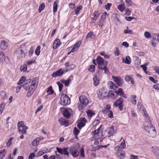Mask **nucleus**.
<instances>
[{"mask_svg":"<svg viewBox=\"0 0 159 159\" xmlns=\"http://www.w3.org/2000/svg\"><path fill=\"white\" fill-rule=\"evenodd\" d=\"M39 83V79L38 78H34L32 81L31 84L29 86L26 93L27 97H30L33 94L37 87Z\"/></svg>","mask_w":159,"mask_h":159,"instance_id":"obj_1","label":"nucleus"},{"mask_svg":"<svg viewBox=\"0 0 159 159\" xmlns=\"http://www.w3.org/2000/svg\"><path fill=\"white\" fill-rule=\"evenodd\" d=\"M144 129L149 134L150 136L154 137L156 136V132L155 128L152 125L149 120L147 121L145 123Z\"/></svg>","mask_w":159,"mask_h":159,"instance_id":"obj_2","label":"nucleus"},{"mask_svg":"<svg viewBox=\"0 0 159 159\" xmlns=\"http://www.w3.org/2000/svg\"><path fill=\"white\" fill-rule=\"evenodd\" d=\"M96 60L98 65L99 68L104 70L105 72H106V71L107 70L106 66L107 64V62L104 61L103 58L99 56L97 57Z\"/></svg>","mask_w":159,"mask_h":159,"instance_id":"obj_3","label":"nucleus"},{"mask_svg":"<svg viewBox=\"0 0 159 159\" xmlns=\"http://www.w3.org/2000/svg\"><path fill=\"white\" fill-rule=\"evenodd\" d=\"M60 103L61 105L65 106L70 104V99L67 95L62 94L61 97Z\"/></svg>","mask_w":159,"mask_h":159,"instance_id":"obj_4","label":"nucleus"},{"mask_svg":"<svg viewBox=\"0 0 159 159\" xmlns=\"http://www.w3.org/2000/svg\"><path fill=\"white\" fill-rule=\"evenodd\" d=\"M14 54L16 57L19 59L24 57L25 56L23 49L21 47H19L17 49Z\"/></svg>","mask_w":159,"mask_h":159,"instance_id":"obj_5","label":"nucleus"},{"mask_svg":"<svg viewBox=\"0 0 159 159\" xmlns=\"http://www.w3.org/2000/svg\"><path fill=\"white\" fill-rule=\"evenodd\" d=\"M57 151L61 155L68 156L69 152L68 151V148L67 147H64L63 148H59L57 147Z\"/></svg>","mask_w":159,"mask_h":159,"instance_id":"obj_6","label":"nucleus"},{"mask_svg":"<svg viewBox=\"0 0 159 159\" xmlns=\"http://www.w3.org/2000/svg\"><path fill=\"white\" fill-rule=\"evenodd\" d=\"M108 93L104 88L99 89L98 93V97L100 99H103L105 97H107Z\"/></svg>","mask_w":159,"mask_h":159,"instance_id":"obj_7","label":"nucleus"},{"mask_svg":"<svg viewBox=\"0 0 159 159\" xmlns=\"http://www.w3.org/2000/svg\"><path fill=\"white\" fill-rule=\"evenodd\" d=\"M137 108L139 111L145 116L148 118L147 113L145 111V109L140 102H138L137 104Z\"/></svg>","mask_w":159,"mask_h":159,"instance_id":"obj_8","label":"nucleus"},{"mask_svg":"<svg viewBox=\"0 0 159 159\" xmlns=\"http://www.w3.org/2000/svg\"><path fill=\"white\" fill-rule=\"evenodd\" d=\"M124 101L123 99L120 98L117 99L114 103V105L115 107L119 106V109L120 111H122L123 109V104L122 103Z\"/></svg>","mask_w":159,"mask_h":159,"instance_id":"obj_9","label":"nucleus"},{"mask_svg":"<svg viewBox=\"0 0 159 159\" xmlns=\"http://www.w3.org/2000/svg\"><path fill=\"white\" fill-rule=\"evenodd\" d=\"M79 101L81 104L84 106L87 105L89 103V101L87 97L84 95H81L79 97Z\"/></svg>","mask_w":159,"mask_h":159,"instance_id":"obj_10","label":"nucleus"},{"mask_svg":"<svg viewBox=\"0 0 159 159\" xmlns=\"http://www.w3.org/2000/svg\"><path fill=\"white\" fill-rule=\"evenodd\" d=\"M113 81L119 86H122L123 83V80L120 77L112 76Z\"/></svg>","mask_w":159,"mask_h":159,"instance_id":"obj_11","label":"nucleus"},{"mask_svg":"<svg viewBox=\"0 0 159 159\" xmlns=\"http://www.w3.org/2000/svg\"><path fill=\"white\" fill-rule=\"evenodd\" d=\"M67 70L65 71L63 69H60L56 72H54L52 75L53 77L56 76H60L62 75L64 72L67 71Z\"/></svg>","mask_w":159,"mask_h":159,"instance_id":"obj_12","label":"nucleus"},{"mask_svg":"<svg viewBox=\"0 0 159 159\" xmlns=\"http://www.w3.org/2000/svg\"><path fill=\"white\" fill-rule=\"evenodd\" d=\"M69 151L73 157H76L78 156L79 155V152L76 149H75V148L74 147H70L69 149Z\"/></svg>","mask_w":159,"mask_h":159,"instance_id":"obj_13","label":"nucleus"},{"mask_svg":"<svg viewBox=\"0 0 159 159\" xmlns=\"http://www.w3.org/2000/svg\"><path fill=\"white\" fill-rule=\"evenodd\" d=\"M71 112L72 111L70 109L66 108L63 111V115L66 118H68L70 117Z\"/></svg>","mask_w":159,"mask_h":159,"instance_id":"obj_14","label":"nucleus"},{"mask_svg":"<svg viewBox=\"0 0 159 159\" xmlns=\"http://www.w3.org/2000/svg\"><path fill=\"white\" fill-rule=\"evenodd\" d=\"M58 122L61 125L65 126H67L69 125V121L62 118H60L59 119Z\"/></svg>","mask_w":159,"mask_h":159,"instance_id":"obj_15","label":"nucleus"},{"mask_svg":"<svg viewBox=\"0 0 159 159\" xmlns=\"http://www.w3.org/2000/svg\"><path fill=\"white\" fill-rule=\"evenodd\" d=\"M106 133L108 136L110 137L114 133L113 127L111 126L107 128L106 130Z\"/></svg>","mask_w":159,"mask_h":159,"instance_id":"obj_16","label":"nucleus"},{"mask_svg":"<svg viewBox=\"0 0 159 159\" xmlns=\"http://www.w3.org/2000/svg\"><path fill=\"white\" fill-rule=\"evenodd\" d=\"M61 43L59 39H56L53 43L52 46L53 48L54 49H56L61 45Z\"/></svg>","mask_w":159,"mask_h":159,"instance_id":"obj_17","label":"nucleus"},{"mask_svg":"<svg viewBox=\"0 0 159 159\" xmlns=\"http://www.w3.org/2000/svg\"><path fill=\"white\" fill-rule=\"evenodd\" d=\"M8 43L4 40H2L0 44V48L2 50H4L8 47Z\"/></svg>","mask_w":159,"mask_h":159,"instance_id":"obj_18","label":"nucleus"},{"mask_svg":"<svg viewBox=\"0 0 159 159\" xmlns=\"http://www.w3.org/2000/svg\"><path fill=\"white\" fill-rule=\"evenodd\" d=\"M111 108L110 104H107L102 110V113L104 114H106L110 110Z\"/></svg>","mask_w":159,"mask_h":159,"instance_id":"obj_19","label":"nucleus"},{"mask_svg":"<svg viewBox=\"0 0 159 159\" xmlns=\"http://www.w3.org/2000/svg\"><path fill=\"white\" fill-rule=\"evenodd\" d=\"M117 157L120 159H123L125 157V153L123 151L117 152Z\"/></svg>","mask_w":159,"mask_h":159,"instance_id":"obj_20","label":"nucleus"},{"mask_svg":"<svg viewBox=\"0 0 159 159\" xmlns=\"http://www.w3.org/2000/svg\"><path fill=\"white\" fill-rule=\"evenodd\" d=\"M28 129V127L25 126H23L22 127L20 128L21 130L20 131L19 129H18V132L22 134H25L26 133V130Z\"/></svg>","mask_w":159,"mask_h":159,"instance_id":"obj_21","label":"nucleus"},{"mask_svg":"<svg viewBox=\"0 0 159 159\" xmlns=\"http://www.w3.org/2000/svg\"><path fill=\"white\" fill-rule=\"evenodd\" d=\"M99 13L98 11H95L94 13H93V15L94 16V17L92 20V22L93 23H94L97 19L98 18L99 16Z\"/></svg>","mask_w":159,"mask_h":159,"instance_id":"obj_22","label":"nucleus"},{"mask_svg":"<svg viewBox=\"0 0 159 159\" xmlns=\"http://www.w3.org/2000/svg\"><path fill=\"white\" fill-rule=\"evenodd\" d=\"M108 87L111 89H116L117 87L116 85L112 82L109 81L107 83Z\"/></svg>","mask_w":159,"mask_h":159,"instance_id":"obj_23","label":"nucleus"},{"mask_svg":"<svg viewBox=\"0 0 159 159\" xmlns=\"http://www.w3.org/2000/svg\"><path fill=\"white\" fill-rule=\"evenodd\" d=\"M122 62L126 64H130L131 63V59L130 57L127 56L125 58H122Z\"/></svg>","mask_w":159,"mask_h":159,"instance_id":"obj_24","label":"nucleus"},{"mask_svg":"<svg viewBox=\"0 0 159 159\" xmlns=\"http://www.w3.org/2000/svg\"><path fill=\"white\" fill-rule=\"evenodd\" d=\"M71 81V80L70 79H68L66 80H65L63 79H62L61 80V83L64 84L65 86L66 87H68L69 86Z\"/></svg>","mask_w":159,"mask_h":159,"instance_id":"obj_25","label":"nucleus"},{"mask_svg":"<svg viewBox=\"0 0 159 159\" xmlns=\"http://www.w3.org/2000/svg\"><path fill=\"white\" fill-rule=\"evenodd\" d=\"M93 80L94 85L96 86H97L99 83L100 80L97 75L94 77Z\"/></svg>","mask_w":159,"mask_h":159,"instance_id":"obj_26","label":"nucleus"},{"mask_svg":"<svg viewBox=\"0 0 159 159\" xmlns=\"http://www.w3.org/2000/svg\"><path fill=\"white\" fill-rule=\"evenodd\" d=\"M117 8L120 12H122L125 8V5L123 3L118 5L117 6Z\"/></svg>","mask_w":159,"mask_h":159,"instance_id":"obj_27","label":"nucleus"},{"mask_svg":"<svg viewBox=\"0 0 159 159\" xmlns=\"http://www.w3.org/2000/svg\"><path fill=\"white\" fill-rule=\"evenodd\" d=\"M54 92V91L51 86L49 87L47 89V93L48 95H50Z\"/></svg>","mask_w":159,"mask_h":159,"instance_id":"obj_28","label":"nucleus"},{"mask_svg":"<svg viewBox=\"0 0 159 159\" xmlns=\"http://www.w3.org/2000/svg\"><path fill=\"white\" fill-rule=\"evenodd\" d=\"M95 38V35L94 34L93 32H90L88 33L86 36V38H90L92 39H94Z\"/></svg>","mask_w":159,"mask_h":159,"instance_id":"obj_29","label":"nucleus"},{"mask_svg":"<svg viewBox=\"0 0 159 159\" xmlns=\"http://www.w3.org/2000/svg\"><path fill=\"white\" fill-rule=\"evenodd\" d=\"M58 2H54L53 6V12L54 13L57 12V8L58 7Z\"/></svg>","mask_w":159,"mask_h":159,"instance_id":"obj_30","label":"nucleus"},{"mask_svg":"<svg viewBox=\"0 0 159 159\" xmlns=\"http://www.w3.org/2000/svg\"><path fill=\"white\" fill-rule=\"evenodd\" d=\"M5 106V104L4 102H2L0 104V114L2 113Z\"/></svg>","mask_w":159,"mask_h":159,"instance_id":"obj_31","label":"nucleus"},{"mask_svg":"<svg viewBox=\"0 0 159 159\" xmlns=\"http://www.w3.org/2000/svg\"><path fill=\"white\" fill-rule=\"evenodd\" d=\"M45 7V4L43 3H42L39 5L38 11L40 13L41 11L44 9Z\"/></svg>","mask_w":159,"mask_h":159,"instance_id":"obj_32","label":"nucleus"},{"mask_svg":"<svg viewBox=\"0 0 159 159\" xmlns=\"http://www.w3.org/2000/svg\"><path fill=\"white\" fill-rule=\"evenodd\" d=\"M131 98L132 99H131V102L133 104H136V100L135 99V98H136V95H133L131 96Z\"/></svg>","mask_w":159,"mask_h":159,"instance_id":"obj_33","label":"nucleus"},{"mask_svg":"<svg viewBox=\"0 0 159 159\" xmlns=\"http://www.w3.org/2000/svg\"><path fill=\"white\" fill-rule=\"evenodd\" d=\"M24 123L23 121H19L18 122L17 124V126H18V129H19L20 131L21 130L20 129V128L22 127L23 126H25V125H24Z\"/></svg>","mask_w":159,"mask_h":159,"instance_id":"obj_34","label":"nucleus"},{"mask_svg":"<svg viewBox=\"0 0 159 159\" xmlns=\"http://www.w3.org/2000/svg\"><path fill=\"white\" fill-rule=\"evenodd\" d=\"M5 149H3L0 151V158H3L5 156Z\"/></svg>","mask_w":159,"mask_h":159,"instance_id":"obj_35","label":"nucleus"},{"mask_svg":"<svg viewBox=\"0 0 159 159\" xmlns=\"http://www.w3.org/2000/svg\"><path fill=\"white\" fill-rule=\"evenodd\" d=\"M115 93L118 95L122 96L124 93L122 91V89L121 88L119 89L117 91H115Z\"/></svg>","mask_w":159,"mask_h":159,"instance_id":"obj_36","label":"nucleus"},{"mask_svg":"<svg viewBox=\"0 0 159 159\" xmlns=\"http://www.w3.org/2000/svg\"><path fill=\"white\" fill-rule=\"evenodd\" d=\"M82 9V6H80L77 7L76 9L75 10V14L76 15H77L79 14V11Z\"/></svg>","mask_w":159,"mask_h":159,"instance_id":"obj_37","label":"nucleus"},{"mask_svg":"<svg viewBox=\"0 0 159 159\" xmlns=\"http://www.w3.org/2000/svg\"><path fill=\"white\" fill-rule=\"evenodd\" d=\"M40 46H37L35 50V54L37 56H38L40 54Z\"/></svg>","mask_w":159,"mask_h":159,"instance_id":"obj_38","label":"nucleus"},{"mask_svg":"<svg viewBox=\"0 0 159 159\" xmlns=\"http://www.w3.org/2000/svg\"><path fill=\"white\" fill-rule=\"evenodd\" d=\"M27 66L26 65L24 64L20 67V70L21 71L25 72L27 70Z\"/></svg>","mask_w":159,"mask_h":159,"instance_id":"obj_39","label":"nucleus"},{"mask_svg":"<svg viewBox=\"0 0 159 159\" xmlns=\"http://www.w3.org/2000/svg\"><path fill=\"white\" fill-rule=\"evenodd\" d=\"M13 139V138L11 137L8 140V141L7 143V146L9 147L10 146L12 143V140Z\"/></svg>","mask_w":159,"mask_h":159,"instance_id":"obj_40","label":"nucleus"},{"mask_svg":"<svg viewBox=\"0 0 159 159\" xmlns=\"http://www.w3.org/2000/svg\"><path fill=\"white\" fill-rule=\"evenodd\" d=\"M39 143V142L38 139H37V138H36L35 139L32 141L31 143V144L33 146H35L38 144Z\"/></svg>","mask_w":159,"mask_h":159,"instance_id":"obj_41","label":"nucleus"},{"mask_svg":"<svg viewBox=\"0 0 159 159\" xmlns=\"http://www.w3.org/2000/svg\"><path fill=\"white\" fill-rule=\"evenodd\" d=\"M95 66L94 65H91L89 69V70L91 72H93L95 71Z\"/></svg>","mask_w":159,"mask_h":159,"instance_id":"obj_42","label":"nucleus"},{"mask_svg":"<svg viewBox=\"0 0 159 159\" xmlns=\"http://www.w3.org/2000/svg\"><path fill=\"white\" fill-rule=\"evenodd\" d=\"M152 68L155 70L156 73L159 75V67L157 66H153Z\"/></svg>","mask_w":159,"mask_h":159,"instance_id":"obj_43","label":"nucleus"},{"mask_svg":"<svg viewBox=\"0 0 159 159\" xmlns=\"http://www.w3.org/2000/svg\"><path fill=\"white\" fill-rule=\"evenodd\" d=\"M108 117L110 118H112L113 117V113L112 111L110 110L107 113Z\"/></svg>","mask_w":159,"mask_h":159,"instance_id":"obj_44","label":"nucleus"},{"mask_svg":"<svg viewBox=\"0 0 159 159\" xmlns=\"http://www.w3.org/2000/svg\"><path fill=\"white\" fill-rule=\"evenodd\" d=\"M107 97L112 98H115L114 94L111 91H109L107 94Z\"/></svg>","mask_w":159,"mask_h":159,"instance_id":"obj_45","label":"nucleus"},{"mask_svg":"<svg viewBox=\"0 0 159 159\" xmlns=\"http://www.w3.org/2000/svg\"><path fill=\"white\" fill-rule=\"evenodd\" d=\"M144 35L145 37L147 39L150 38L151 36L150 34L147 31H146L144 32Z\"/></svg>","mask_w":159,"mask_h":159,"instance_id":"obj_46","label":"nucleus"},{"mask_svg":"<svg viewBox=\"0 0 159 159\" xmlns=\"http://www.w3.org/2000/svg\"><path fill=\"white\" fill-rule=\"evenodd\" d=\"M88 115L89 116L91 117L93 115H94V112L91 110H89L87 112Z\"/></svg>","mask_w":159,"mask_h":159,"instance_id":"obj_47","label":"nucleus"},{"mask_svg":"<svg viewBox=\"0 0 159 159\" xmlns=\"http://www.w3.org/2000/svg\"><path fill=\"white\" fill-rule=\"evenodd\" d=\"M80 156L82 157H85V155L84 154V150L83 148H82L80 151Z\"/></svg>","mask_w":159,"mask_h":159,"instance_id":"obj_48","label":"nucleus"},{"mask_svg":"<svg viewBox=\"0 0 159 159\" xmlns=\"http://www.w3.org/2000/svg\"><path fill=\"white\" fill-rule=\"evenodd\" d=\"M85 125V123L83 122L80 121L79 123L77 126L80 129H81V128L84 126Z\"/></svg>","mask_w":159,"mask_h":159,"instance_id":"obj_49","label":"nucleus"},{"mask_svg":"<svg viewBox=\"0 0 159 159\" xmlns=\"http://www.w3.org/2000/svg\"><path fill=\"white\" fill-rule=\"evenodd\" d=\"M104 21L103 20L100 19L98 21V25L99 26L102 27L104 25Z\"/></svg>","mask_w":159,"mask_h":159,"instance_id":"obj_50","label":"nucleus"},{"mask_svg":"<svg viewBox=\"0 0 159 159\" xmlns=\"http://www.w3.org/2000/svg\"><path fill=\"white\" fill-rule=\"evenodd\" d=\"M34 52V49L33 47H31L29 51V56L30 57Z\"/></svg>","mask_w":159,"mask_h":159,"instance_id":"obj_51","label":"nucleus"},{"mask_svg":"<svg viewBox=\"0 0 159 159\" xmlns=\"http://www.w3.org/2000/svg\"><path fill=\"white\" fill-rule=\"evenodd\" d=\"M119 146L120 147L121 149H123L125 148V140H123Z\"/></svg>","mask_w":159,"mask_h":159,"instance_id":"obj_52","label":"nucleus"},{"mask_svg":"<svg viewBox=\"0 0 159 159\" xmlns=\"http://www.w3.org/2000/svg\"><path fill=\"white\" fill-rule=\"evenodd\" d=\"M57 84L58 86L59 91H61L63 87V84L59 82H57Z\"/></svg>","mask_w":159,"mask_h":159,"instance_id":"obj_53","label":"nucleus"},{"mask_svg":"<svg viewBox=\"0 0 159 159\" xmlns=\"http://www.w3.org/2000/svg\"><path fill=\"white\" fill-rule=\"evenodd\" d=\"M100 129V127L98 128L97 129L94 130L93 132L92 133V134L93 135H96V134H98L99 131Z\"/></svg>","mask_w":159,"mask_h":159,"instance_id":"obj_54","label":"nucleus"},{"mask_svg":"<svg viewBox=\"0 0 159 159\" xmlns=\"http://www.w3.org/2000/svg\"><path fill=\"white\" fill-rule=\"evenodd\" d=\"M73 131L74 134L76 136H77L78 135L79 132L76 127L74 128Z\"/></svg>","mask_w":159,"mask_h":159,"instance_id":"obj_55","label":"nucleus"},{"mask_svg":"<svg viewBox=\"0 0 159 159\" xmlns=\"http://www.w3.org/2000/svg\"><path fill=\"white\" fill-rule=\"evenodd\" d=\"M35 153H32L29 155L28 159H33L35 157Z\"/></svg>","mask_w":159,"mask_h":159,"instance_id":"obj_56","label":"nucleus"},{"mask_svg":"<svg viewBox=\"0 0 159 159\" xmlns=\"http://www.w3.org/2000/svg\"><path fill=\"white\" fill-rule=\"evenodd\" d=\"M115 55L116 56H119L120 54L119 49L118 48H116V51L115 52Z\"/></svg>","mask_w":159,"mask_h":159,"instance_id":"obj_57","label":"nucleus"},{"mask_svg":"<svg viewBox=\"0 0 159 159\" xmlns=\"http://www.w3.org/2000/svg\"><path fill=\"white\" fill-rule=\"evenodd\" d=\"M114 149L117 152H120L122 149H121L120 147L119 146H117L115 147Z\"/></svg>","mask_w":159,"mask_h":159,"instance_id":"obj_58","label":"nucleus"},{"mask_svg":"<svg viewBox=\"0 0 159 159\" xmlns=\"http://www.w3.org/2000/svg\"><path fill=\"white\" fill-rule=\"evenodd\" d=\"M112 4L110 3H107L105 6V8L106 10H109L110 9V7L111 6Z\"/></svg>","mask_w":159,"mask_h":159,"instance_id":"obj_59","label":"nucleus"},{"mask_svg":"<svg viewBox=\"0 0 159 159\" xmlns=\"http://www.w3.org/2000/svg\"><path fill=\"white\" fill-rule=\"evenodd\" d=\"M125 2L128 6H130L132 5V1L130 0H125Z\"/></svg>","mask_w":159,"mask_h":159,"instance_id":"obj_60","label":"nucleus"},{"mask_svg":"<svg viewBox=\"0 0 159 159\" xmlns=\"http://www.w3.org/2000/svg\"><path fill=\"white\" fill-rule=\"evenodd\" d=\"M100 55L103 56L106 58H109L107 54L106 53L102 52L100 53Z\"/></svg>","mask_w":159,"mask_h":159,"instance_id":"obj_61","label":"nucleus"},{"mask_svg":"<svg viewBox=\"0 0 159 159\" xmlns=\"http://www.w3.org/2000/svg\"><path fill=\"white\" fill-rule=\"evenodd\" d=\"M153 88L156 90H159V84H155L153 86Z\"/></svg>","mask_w":159,"mask_h":159,"instance_id":"obj_62","label":"nucleus"},{"mask_svg":"<svg viewBox=\"0 0 159 159\" xmlns=\"http://www.w3.org/2000/svg\"><path fill=\"white\" fill-rule=\"evenodd\" d=\"M156 149L158 150V152H155V153L156 154L157 158L159 159V148H156Z\"/></svg>","mask_w":159,"mask_h":159,"instance_id":"obj_63","label":"nucleus"},{"mask_svg":"<svg viewBox=\"0 0 159 159\" xmlns=\"http://www.w3.org/2000/svg\"><path fill=\"white\" fill-rule=\"evenodd\" d=\"M130 159H138V157L137 156L131 155L130 156Z\"/></svg>","mask_w":159,"mask_h":159,"instance_id":"obj_64","label":"nucleus"}]
</instances>
